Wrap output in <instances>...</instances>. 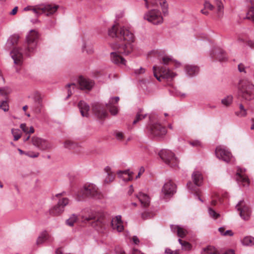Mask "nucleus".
Returning a JSON list of instances; mask_svg holds the SVG:
<instances>
[{
	"label": "nucleus",
	"instance_id": "1",
	"mask_svg": "<svg viewBox=\"0 0 254 254\" xmlns=\"http://www.w3.org/2000/svg\"><path fill=\"white\" fill-rule=\"evenodd\" d=\"M108 34L110 37L116 38L118 41L127 42L125 44H117L118 51L112 52L110 54L113 63L120 66L126 65L127 61L120 54L127 56L132 52L133 46L132 43L134 39L133 34L124 27H119L118 24L113 25L109 30Z\"/></svg>",
	"mask_w": 254,
	"mask_h": 254
},
{
	"label": "nucleus",
	"instance_id": "2",
	"mask_svg": "<svg viewBox=\"0 0 254 254\" xmlns=\"http://www.w3.org/2000/svg\"><path fill=\"white\" fill-rule=\"evenodd\" d=\"M77 196V200L82 201L87 197L99 199L101 197V194L95 185L90 184L84 186L78 192Z\"/></svg>",
	"mask_w": 254,
	"mask_h": 254
},
{
	"label": "nucleus",
	"instance_id": "3",
	"mask_svg": "<svg viewBox=\"0 0 254 254\" xmlns=\"http://www.w3.org/2000/svg\"><path fill=\"white\" fill-rule=\"evenodd\" d=\"M239 95L246 101L254 99V85L248 81L242 82L239 89Z\"/></svg>",
	"mask_w": 254,
	"mask_h": 254
},
{
	"label": "nucleus",
	"instance_id": "4",
	"mask_svg": "<svg viewBox=\"0 0 254 254\" xmlns=\"http://www.w3.org/2000/svg\"><path fill=\"white\" fill-rule=\"evenodd\" d=\"M38 33L34 30H31L26 36V47L24 53L27 56H30L33 53L37 46Z\"/></svg>",
	"mask_w": 254,
	"mask_h": 254
},
{
	"label": "nucleus",
	"instance_id": "5",
	"mask_svg": "<svg viewBox=\"0 0 254 254\" xmlns=\"http://www.w3.org/2000/svg\"><path fill=\"white\" fill-rule=\"evenodd\" d=\"M159 155L161 159L171 167L178 166L179 160L175 154L168 149H162L159 152Z\"/></svg>",
	"mask_w": 254,
	"mask_h": 254
},
{
	"label": "nucleus",
	"instance_id": "6",
	"mask_svg": "<svg viewBox=\"0 0 254 254\" xmlns=\"http://www.w3.org/2000/svg\"><path fill=\"white\" fill-rule=\"evenodd\" d=\"M83 221L84 222H90L91 226L98 230L104 225V216L98 212H92L88 217L85 218H83Z\"/></svg>",
	"mask_w": 254,
	"mask_h": 254
},
{
	"label": "nucleus",
	"instance_id": "7",
	"mask_svg": "<svg viewBox=\"0 0 254 254\" xmlns=\"http://www.w3.org/2000/svg\"><path fill=\"white\" fill-rule=\"evenodd\" d=\"M59 8V6L55 4H47L32 6L31 10L36 15L42 13H46L47 16L53 14Z\"/></svg>",
	"mask_w": 254,
	"mask_h": 254
},
{
	"label": "nucleus",
	"instance_id": "8",
	"mask_svg": "<svg viewBox=\"0 0 254 254\" xmlns=\"http://www.w3.org/2000/svg\"><path fill=\"white\" fill-rule=\"evenodd\" d=\"M152 117L149 116L150 124L147 127L148 132L154 137H162L167 133V130L164 127L158 123H152Z\"/></svg>",
	"mask_w": 254,
	"mask_h": 254
},
{
	"label": "nucleus",
	"instance_id": "9",
	"mask_svg": "<svg viewBox=\"0 0 254 254\" xmlns=\"http://www.w3.org/2000/svg\"><path fill=\"white\" fill-rule=\"evenodd\" d=\"M240 217L244 220H248L251 215V210L248 204L244 200H240L236 206Z\"/></svg>",
	"mask_w": 254,
	"mask_h": 254
},
{
	"label": "nucleus",
	"instance_id": "10",
	"mask_svg": "<svg viewBox=\"0 0 254 254\" xmlns=\"http://www.w3.org/2000/svg\"><path fill=\"white\" fill-rule=\"evenodd\" d=\"M69 203V199L66 197L60 199L57 205L49 211L50 214L53 216H58L62 214L64 210V207Z\"/></svg>",
	"mask_w": 254,
	"mask_h": 254
},
{
	"label": "nucleus",
	"instance_id": "11",
	"mask_svg": "<svg viewBox=\"0 0 254 254\" xmlns=\"http://www.w3.org/2000/svg\"><path fill=\"white\" fill-rule=\"evenodd\" d=\"M156 68L157 67L155 66L153 67L154 75L159 81L161 80V78H166L167 79H172L176 75L175 73L172 72L169 69L166 68L164 66H160L158 67V70L160 73V76H158L156 72Z\"/></svg>",
	"mask_w": 254,
	"mask_h": 254
},
{
	"label": "nucleus",
	"instance_id": "12",
	"mask_svg": "<svg viewBox=\"0 0 254 254\" xmlns=\"http://www.w3.org/2000/svg\"><path fill=\"white\" fill-rule=\"evenodd\" d=\"M144 18L155 25L160 24L163 22L161 12L157 9H152L149 11L145 15Z\"/></svg>",
	"mask_w": 254,
	"mask_h": 254
},
{
	"label": "nucleus",
	"instance_id": "13",
	"mask_svg": "<svg viewBox=\"0 0 254 254\" xmlns=\"http://www.w3.org/2000/svg\"><path fill=\"white\" fill-rule=\"evenodd\" d=\"M176 192V185L171 181H169L164 185L161 191L162 194L165 198L172 197Z\"/></svg>",
	"mask_w": 254,
	"mask_h": 254
},
{
	"label": "nucleus",
	"instance_id": "14",
	"mask_svg": "<svg viewBox=\"0 0 254 254\" xmlns=\"http://www.w3.org/2000/svg\"><path fill=\"white\" fill-rule=\"evenodd\" d=\"M216 157L223 161L228 163L232 158V154L230 152L221 146L216 147L215 150Z\"/></svg>",
	"mask_w": 254,
	"mask_h": 254
},
{
	"label": "nucleus",
	"instance_id": "15",
	"mask_svg": "<svg viewBox=\"0 0 254 254\" xmlns=\"http://www.w3.org/2000/svg\"><path fill=\"white\" fill-rule=\"evenodd\" d=\"M92 110L95 115L99 119L105 118L108 115L104 105L98 103L93 104Z\"/></svg>",
	"mask_w": 254,
	"mask_h": 254
},
{
	"label": "nucleus",
	"instance_id": "16",
	"mask_svg": "<svg viewBox=\"0 0 254 254\" xmlns=\"http://www.w3.org/2000/svg\"><path fill=\"white\" fill-rule=\"evenodd\" d=\"M32 144L41 150H45L49 148L50 146L48 142L41 138L37 136H33L31 139Z\"/></svg>",
	"mask_w": 254,
	"mask_h": 254
},
{
	"label": "nucleus",
	"instance_id": "17",
	"mask_svg": "<svg viewBox=\"0 0 254 254\" xmlns=\"http://www.w3.org/2000/svg\"><path fill=\"white\" fill-rule=\"evenodd\" d=\"M10 55L12 59L13 60L14 64L20 65L22 64L23 55L21 52V49L14 47L11 51Z\"/></svg>",
	"mask_w": 254,
	"mask_h": 254
},
{
	"label": "nucleus",
	"instance_id": "18",
	"mask_svg": "<svg viewBox=\"0 0 254 254\" xmlns=\"http://www.w3.org/2000/svg\"><path fill=\"white\" fill-rule=\"evenodd\" d=\"M78 83L82 90L86 89L90 90L93 86L94 82L90 79L84 78L81 76L78 79Z\"/></svg>",
	"mask_w": 254,
	"mask_h": 254
},
{
	"label": "nucleus",
	"instance_id": "19",
	"mask_svg": "<svg viewBox=\"0 0 254 254\" xmlns=\"http://www.w3.org/2000/svg\"><path fill=\"white\" fill-rule=\"evenodd\" d=\"M111 226L113 229L117 230L118 232H122L124 230L121 215H118L113 219L111 221Z\"/></svg>",
	"mask_w": 254,
	"mask_h": 254
},
{
	"label": "nucleus",
	"instance_id": "20",
	"mask_svg": "<svg viewBox=\"0 0 254 254\" xmlns=\"http://www.w3.org/2000/svg\"><path fill=\"white\" fill-rule=\"evenodd\" d=\"M78 107L82 117H89L88 112L90 109V107L86 102L83 101H80L78 104Z\"/></svg>",
	"mask_w": 254,
	"mask_h": 254
},
{
	"label": "nucleus",
	"instance_id": "21",
	"mask_svg": "<svg viewBox=\"0 0 254 254\" xmlns=\"http://www.w3.org/2000/svg\"><path fill=\"white\" fill-rule=\"evenodd\" d=\"M150 3L153 6L157 5L159 4L162 8L164 15H166L168 14V5L166 0H151Z\"/></svg>",
	"mask_w": 254,
	"mask_h": 254
},
{
	"label": "nucleus",
	"instance_id": "22",
	"mask_svg": "<svg viewBox=\"0 0 254 254\" xmlns=\"http://www.w3.org/2000/svg\"><path fill=\"white\" fill-rule=\"evenodd\" d=\"M191 178L194 183L192 187L196 186L197 188L202 185L203 177L202 174L198 172H194L191 175Z\"/></svg>",
	"mask_w": 254,
	"mask_h": 254
},
{
	"label": "nucleus",
	"instance_id": "23",
	"mask_svg": "<svg viewBox=\"0 0 254 254\" xmlns=\"http://www.w3.org/2000/svg\"><path fill=\"white\" fill-rule=\"evenodd\" d=\"M136 197L139 199L143 207H146L149 205L150 199L147 195L139 192L136 195Z\"/></svg>",
	"mask_w": 254,
	"mask_h": 254
},
{
	"label": "nucleus",
	"instance_id": "24",
	"mask_svg": "<svg viewBox=\"0 0 254 254\" xmlns=\"http://www.w3.org/2000/svg\"><path fill=\"white\" fill-rule=\"evenodd\" d=\"M185 70L188 75L192 76L198 73L199 68L195 65H187L185 66Z\"/></svg>",
	"mask_w": 254,
	"mask_h": 254
},
{
	"label": "nucleus",
	"instance_id": "25",
	"mask_svg": "<svg viewBox=\"0 0 254 254\" xmlns=\"http://www.w3.org/2000/svg\"><path fill=\"white\" fill-rule=\"evenodd\" d=\"M188 188L190 190L192 193H193L196 196L197 198L201 202H203V200L200 197V190L196 186L192 187L193 186L192 183L191 182H189L187 184Z\"/></svg>",
	"mask_w": 254,
	"mask_h": 254
},
{
	"label": "nucleus",
	"instance_id": "26",
	"mask_svg": "<svg viewBox=\"0 0 254 254\" xmlns=\"http://www.w3.org/2000/svg\"><path fill=\"white\" fill-rule=\"evenodd\" d=\"M188 188L190 190L192 193H193L196 196L197 198L201 202H203V200L200 197V190L196 186L192 187L193 186L192 183L191 182H189L187 184Z\"/></svg>",
	"mask_w": 254,
	"mask_h": 254
},
{
	"label": "nucleus",
	"instance_id": "27",
	"mask_svg": "<svg viewBox=\"0 0 254 254\" xmlns=\"http://www.w3.org/2000/svg\"><path fill=\"white\" fill-rule=\"evenodd\" d=\"M215 55H216V58L220 62H225L227 60V57L224 52V51L222 50H218V52H213V53L211 54V56L212 58H213L215 56Z\"/></svg>",
	"mask_w": 254,
	"mask_h": 254
},
{
	"label": "nucleus",
	"instance_id": "28",
	"mask_svg": "<svg viewBox=\"0 0 254 254\" xmlns=\"http://www.w3.org/2000/svg\"><path fill=\"white\" fill-rule=\"evenodd\" d=\"M105 172L107 173V177L105 179V183H109L110 182H112L115 177V175L111 171V168L109 166H107L104 169Z\"/></svg>",
	"mask_w": 254,
	"mask_h": 254
},
{
	"label": "nucleus",
	"instance_id": "29",
	"mask_svg": "<svg viewBox=\"0 0 254 254\" xmlns=\"http://www.w3.org/2000/svg\"><path fill=\"white\" fill-rule=\"evenodd\" d=\"M42 98L37 96L35 98V112L36 113H40L42 108Z\"/></svg>",
	"mask_w": 254,
	"mask_h": 254
},
{
	"label": "nucleus",
	"instance_id": "30",
	"mask_svg": "<svg viewBox=\"0 0 254 254\" xmlns=\"http://www.w3.org/2000/svg\"><path fill=\"white\" fill-rule=\"evenodd\" d=\"M242 243L244 246L254 247V238L252 236H246L242 240Z\"/></svg>",
	"mask_w": 254,
	"mask_h": 254
},
{
	"label": "nucleus",
	"instance_id": "31",
	"mask_svg": "<svg viewBox=\"0 0 254 254\" xmlns=\"http://www.w3.org/2000/svg\"><path fill=\"white\" fill-rule=\"evenodd\" d=\"M201 254H219V253L213 246H208L202 249Z\"/></svg>",
	"mask_w": 254,
	"mask_h": 254
},
{
	"label": "nucleus",
	"instance_id": "32",
	"mask_svg": "<svg viewBox=\"0 0 254 254\" xmlns=\"http://www.w3.org/2000/svg\"><path fill=\"white\" fill-rule=\"evenodd\" d=\"M49 236L46 231L43 232L38 237L36 244L39 245L43 243L45 241L48 240Z\"/></svg>",
	"mask_w": 254,
	"mask_h": 254
},
{
	"label": "nucleus",
	"instance_id": "33",
	"mask_svg": "<svg viewBox=\"0 0 254 254\" xmlns=\"http://www.w3.org/2000/svg\"><path fill=\"white\" fill-rule=\"evenodd\" d=\"M106 106L108 109H109L111 114L113 115H116L117 114L118 110L117 107L112 104V102L109 101V102L106 104Z\"/></svg>",
	"mask_w": 254,
	"mask_h": 254
},
{
	"label": "nucleus",
	"instance_id": "34",
	"mask_svg": "<svg viewBox=\"0 0 254 254\" xmlns=\"http://www.w3.org/2000/svg\"><path fill=\"white\" fill-rule=\"evenodd\" d=\"M215 2L217 7V12L218 16L220 17L223 14L224 9L222 0H215Z\"/></svg>",
	"mask_w": 254,
	"mask_h": 254
},
{
	"label": "nucleus",
	"instance_id": "35",
	"mask_svg": "<svg viewBox=\"0 0 254 254\" xmlns=\"http://www.w3.org/2000/svg\"><path fill=\"white\" fill-rule=\"evenodd\" d=\"M142 110L139 109V111L137 113V114L136 115L135 118L134 120L133 121L132 123L133 125L136 124L138 122L144 119V118H145L146 117L147 114H145L143 115L142 114Z\"/></svg>",
	"mask_w": 254,
	"mask_h": 254
},
{
	"label": "nucleus",
	"instance_id": "36",
	"mask_svg": "<svg viewBox=\"0 0 254 254\" xmlns=\"http://www.w3.org/2000/svg\"><path fill=\"white\" fill-rule=\"evenodd\" d=\"M19 39V37L18 35H13L8 39L7 44L14 46L18 43Z\"/></svg>",
	"mask_w": 254,
	"mask_h": 254
},
{
	"label": "nucleus",
	"instance_id": "37",
	"mask_svg": "<svg viewBox=\"0 0 254 254\" xmlns=\"http://www.w3.org/2000/svg\"><path fill=\"white\" fill-rule=\"evenodd\" d=\"M237 181L239 182H241L243 183V186H245L246 185L249 184V179L248 178L241 175L239 173H237Z\"/></svg>",
	"mask_w": 254,
	"mask_h": 254
},
{
	"label": "nucleus",
	"instance_id": "38",
	"mask_svg": "<svg viewBox=\"0 0 254 254\" xmlns=\"http://www.w3.org/2000/svg\"><path fill=\"white\" fill-rule=\"evenodd\" d=\"M11 133L14 137V140H18L21 136V132L19 129H11Z\"/></svg>",
	"mask_w": 254,
	"mask_h": 254
},
{
	"label": "nucleus",
	"instance_id": "39",
	"mask_svg": "<svg viewBox=\"0 0 254 254\" xmlns=\"http://www.w3.org/2000/svg\"><path fill=\"white\" fill-rule=\"evenodd\" d=\"M246 18L251 20L254 22V6H252L249 9L247 13Z\"/></svg>",
	"mask_w": 254,
	"mask_h": 254
},
{
	"label": "nucleus",
	"instance_id": "40",
	"mask_svg": "<svg viewBox=\"0 0 254 254\" xmlns=\"http://www.w3.org/2000/svg\"><path fill=\"white\" fill-rule=\"evenodd\" d=\"M233 97L231 95L227 96L225 98L222 99L221 103L226 106H229L232 102Z\"/></svg>",
	"mask_w": 254,
	"mask_h": 254
},
{
	"label": "nucleus",
	"instance_id": "41",
	"mask_svg": "<svg viewBox=\"0 0 254 254\" xmlns=\"http://www.w3.org/2000/svg\"><path fill=\"white\" fill-rule=\"evenodd\" d=\"M77 217L75 214H72L67 220L66 221L67 225L72 226L74 223L76 222Z\"/></svg>",
	"mask_w": 254,
	"mask_h": 254
},
{
	"label": "nucleus",
	"instance_id": "42",
	"mask_svg": "<svg viewBox=\"0 0 254 254\" xmlns=\"http://www.w3.org/2000/svg\"><path fill=\"white\" fill-rule=\"evenodd\" d=\"M239 108H240V111L239 112H236V114L237 116H240V117H245V116H246V115H247V111L245 109V108H244V106L243 105V104H240L239 105Z\"/></svg>",
	"mask_w": 254,
	"mask_h": 254
},
{
	"label": "nucleus",
	"instance_id": "43",
	"mask_svg": "<svg viewBox=\"0 0 254 254\" xmlns=\"http://www.w3.org/2000/svg\"><path fill=\"white\" fill-rule=\"evenodd\" d=\"M208 213L211 217L215 219L220 217V214L217 213L214 210H213L211 207L208 208Z\"/></svg>",
	"mask_w": 254,
	"mask_h": 254
},
{
	"label": "nucleus",
	"instance_id": "44",
	"mask_svg": "<svg viewBox=\"0 0 254 254\" xmlns=\"http://www.w3.org/2000/svg\"><path fill=\"white\" fill-rule=\"evenodd\" d=\"M177 233V235L179 237L183 238H184L186 236V235L187 234V231L185 229L180 227L179 229L178 230V231Z\"/></svg>",
	"mask_w": 254,
	"mask_h": 254
},
{
	"label": "nucleus",
	"instance_id": "45",
	"mask_svg": "<svg viewBox=\"0 0 254 254\" xmlns=\"http://www.w3.org/2000/svg\"><path fill=\"white\" fill-rule=\"evenodd\" d=\"M249 69L251 70V66L245 67L243 64H240L238 65V70L240 72H244V73H247V70Z\"/></svg>",
	"mask_w": 254,
	"mask_h": 254
},
{
	"label": "nucleus",
	"instance_id": "46",
	"mask_svg": "<svg viewBox=\"0 0 254 254\" xmlns=\"http://www.w3.org/2000/svg\"><path fill=\"white\" fill-rule=\"evenodd\" d=\"M0 108L4 112L7 111L9 109V106L6 101H3L0 103Z\"/></svg>",
	"mask_w": 254,
	"mask_h": 254
},
{
	"label": "nucleus",
	"instance_id": "47",
	"mask_svg": "<svg viewBox=\"0 0 254 254\" xmlns=\"http://www.w3.org/2000/svg\"><path fill=\"white\" fill-rule=\"evenodd\" d=\"M153 215L151 213L148 212H144L141 213V218L143 220L150 219L152 217Z\"/></svg>",
	"mask_w": 254,
	"mask_h": 254
},
{
	"label": "nucleus",
	"instance_id": "48",
	"mask_svg": "<svg viewBox=\"0 0 254 254\" xmlns=\"http://www.w3.org/2000/svg\"><path fill=\"white\" fill-rule=\"evenodd\" d=\"M182 248L183 250L185 251H189L191 249V245L187 242H184L183 243H181Z\"/></svg>",
	"mask_w": 254,
	"mask_h": 254
},
{
	"label": "nucleus",
	"instance_id": "49",
	"mask_svg": "<svg viewBox=\"0 0 254 254\" xmlns=\"http://www.w3.org/2000/svg\"><path fill=\"white\" fill-rule=\"evenodd\" d=\"M10 90L7 87L0 88V93L2 95H6L10 93Z\"/></svg>",
	"mask_w": 254,
	"mask_h": 254
},
{
	"label": "nucleus",
	"instance_id": "50",
	"mask_svg": "<svg viewBox=\"0 0 254 254\" xmlns=\"http://www.w3.org/2000/svg\"><path fill=\"white\" fill-rule=\"evenodd\" d=\"M74 144L73 142L70 140H66L64 143V146L65 148H71L73 147Z\"/></svg>",
	"mask_w": 254,
	"mask_h": 254
},
{
	"label": "nucleus",
	"instance_id": "51",
	"mask_svg": "<svg viewBox=\"0 0 254 254\" xmlns=\"http://www.w3.org/2000/svg\"><path fill=\"white\" fill-rule=\"evenodd\" d=\"M204 8L212 10L214 9V6L211 4L209 1H206L204 3Z\"/></svg>",
	"mask_w": 254,
	"mask_h": 254
},
{
	"label": "nucleus",
	"instance_id": "52",
	"mask_svg": "<svg viewBox=\"0 0 254 254\" xmlns=\"http://www.w3.org/2000/svg\"><path fill=\"white\" fill-rule=\"evenodd\" d=\"M25 154L26 155H27L28 156L31 157V158H36V157H38L39 155V153H38V152L35 153L33 152H29L25 153Z\"/></svg>",
	"mask_w": 254,
	"mask_h": 254
},
{
	"label": "nucleus",
	"instance_id": "53",
	"mask_svg": "<svg viewBox=\"0 0 254 254\" xmlns=\"http://www.w3.org/2000/svg\"><path fill=\"white\" fill-rule=\"evenodd\" d=\"M172 61V59L168 57H164L162 58V64L167 65L169 62Z\"/></svg>",
	"mask_w": 254,
	"mask_h": 254
},
{
	"label": "nucleus",
	"instance_id": "54",
	"mask_svg": "<svg viewBox=\"0 0 254 254\" xmlns=\"http://www.w3.org/2000/svg\"><path fill=\"white\" fill-rule=\"evenodd\" d=\"M145 71V68L141 67L139 69L134 70V73L136 75H139L144 73Z\"/></svg>",
	"mask_w": 254,
	"mask_h": 254
},
{
	"label": "nucleus",
	"instance_id": "55",
	"mask_svg": "<svg viewBox=\"0 0 254 254\" xmlns=\"http://www.w3.org/2000/svg\"><path fill=\"white\" fill-rule=\"evenodd\" d=\"M120 173H125L126 174H127L128 175V179H127V180H130V178L132 177V175L133 174V172H130L129 171V170H126V171H120Z\"/></svg>",
	"mask_w": 254,
	"mask_h": 254
},
{
	"label": "nucleus",
	"instance_id": "56",
	"mask_svg": "<svg viewBox=\"0 0 254 254\" xmlns=\"http://www.w3.org/2000/svg\"><path fill=\"white\" fill-rule=\"evenodd\" d=\"M192 146H199L201 145V143L198 140H194L190 142Z\"/></svg>",
	"mask_w": 254,
	"mask_h": 254
},
{
	"label": "nucleus",
	"instance_id": "57",
	"mask_svg": "<svg viewBox=\"0 0 254 254\" xmlns=\"http://www.w3.org/2000/svg\"><path fill=\"white\" fill-rule=\"evenodd\" d=\"M20 127L24 132H28V127H26V125L25 124H21Z\"/></svg>",
	"mask_w": 254,
	"mask_h": 254
},
{
	"label": "nucleus",
	"instance_id": "58",
	"mask_svg": "<svg viewBox=\"0 0 254 254\" xmlns=\"http://www.w3.org/2000/svg\"><path fill=\"white\" fill-rule=\"evenodd\" d=\"M179 227L180 226L178 225H171L170 226L171 230L173 232H175L176 231L177 232Z\"/></svg>",
	"mask_w": 254,
	"mask_h": 254
},
{
	"label": "nucleus",
	"instance_id": "59",
	"mask_svg": "<svg viewBox=\"0 0 254 254\" xmlns=\"http://www.w3.org/2000/svg\"><path fill=\"white\" fill-rule=\"evenodd\" d=\"M144 170H145L144 168L143 167H141L139 169V171L138 173V174L136 176L135 178L136 179L139 178L140 177V176L143 173V172H144Z\"/></svg>",
	"mask_w": 254,
	"mask_h": 254
},
{
	"label": "nucleus",
	"instance_id": "60",
	"mask_svg": "<svg viewBox=\"0 0 254 254\" xmlns=\"http://www.w3.org/2000/svg\"><path fill=\"white\" fill-rule=\"evenodd\" d=\"M234 235L233 232L231 230H227L225 232V233L223 234V236H232Z\"/></svg>",
	"mask_w": 254,
	"mask_h": 254
},
{
	"label": "nucleus",
	"instance_id": "61",
	"mask_svg": "<svg viewBox=\"0 0 254 254\" xmlns=\"http://www.w3.org/2000/svg\"><path fill=\"white\" fill-rule=\"evenodd\" d=\"M116 136L118 140H122L124 137V135L122 132H118L116 133Z\"/></svg>",
	"mask_w": 254,
	"mask_h": 254
},
{
	"label": "nucleus",
	"instance_id": "62",
	"mask_svg": "<svg viewBox=\"0 0 254 254\" xmlns=\"http://www.w3.org/2000/svg\"><path fill=\"white\" fill-rule=\"evenodd\" d=\"M247 45L252 49H254V41L253 40H249L247 42Z\"/></svg>",
	"mask_w": 254,
	"mask_h": 254
},
{
	"label": "nucleus",
	"instance_id": "63",
	"mask_svg": "<svg viewBox=\"0 0 254 254\" xmlns=\"http://www.w3.org/2000/svg\"><path fill=\"white\" fill-rule=\"evenodd\" d=\"M119 97L116 96L112 97L109 101H111V102H112L113 104L114 103V102H115V103H117L119 101Z\"/></svg>",
	"mask_w": 254,
	"mask_h": 254
},
{
	"label": "nucleus",
	"instance_id": "64",
	"mask_svg": "<svg viewBox=\"0 0 254 254\" xmlns=\"http://www.w3.org/2000/svg\"><path fill=\"white\" fill-rule=\"evenodd\" d=\"M132 241L133 242H134V243L136 245H137L139 244V239L138 238V237L136 236H134L133 237H132Z\"/></svg>",
	"mask_w": 254,
	"mask_h": 254
}]
</instances>
